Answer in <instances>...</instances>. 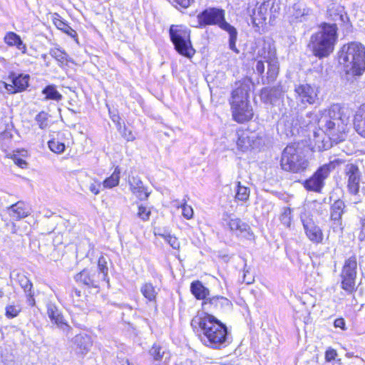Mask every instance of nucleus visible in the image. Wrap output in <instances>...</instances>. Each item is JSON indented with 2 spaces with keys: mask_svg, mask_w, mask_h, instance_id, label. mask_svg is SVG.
Segmentation results:
<instances>
[{
  "mask_svg": "<svg viewBox=\"0 0 365 365\" xmlns=\"http://www.w3.org/2000/svg\"><path fill=\"white\" fill-rule=\"evenodd\" d=\"M353 128L359 136L365 138V102L357 108L353 115Z\"/></svg>",
  "mask_w": 365,
  "mask_h": 365,
  "instance_id": "obj_18",
  "label": "nucleus"
},
{
  "mask_svg": "<svg viewBox=\"0 0 365 365\" xmlns=\"http://www.w3.org/2000/svg\"><path fill=\"white\" fill-rule=\"evenodd\" d=\"M341 163V160H335L319 167L317 170L302 185L307 191L321 192L324 186V180L329 177L331 171L336 165Z\"/></svg>",
  "mask_w": 365,
  "mask_h": 365,
  "instance_id": "obj_9",
  "label": "nucleus"
},
{
  "mask_svg": "<svg viewBox=\"0 0 365 365\" xmlns=\"http://www.w3.org/2000/svg\"><path fill=\"white\" fill-rule=\"evenodd\" d=\"M7 212L12 220H20L30 215L31 209L29 205L20 201L8 207Z\"/></svg>",
  "mask_w": 365,
  "mask_h": 365,
  "instance_id": "obj_19",
  "label": "nucleus"
},
{
  "mask_svg": "<svg viewBox=\"0 0 365 365\" xmlns=\"http://www.w3.org/2000/svg\"><path fill=\"white\" fill-rule=\"evenodd\" d=\"M190 290L197 300H202V302L210 296L209 289L205 287L202 282L198 279L194 280L190 283Z\"/></svg>",
  "mask_w": 365,
  "mask_h": 365,
  "instance_id": "obj_23",
  "label": "nucleus"
},
{
  "mask_svg": "<svg viewBox=\"0 0 365 365\" xmlns=\"http://www.w3.org/2000/svg\"><path fill=\"white\" fill-rule=\"evenodd\" d=\"M334 327L335 328H339L343 331L346 329V322L343 317H338L334 321Z\"/></svg>",
  "mask_w": 365,
  "mask_h": 365,
  "instance_id": "obj_49",
  "label": "nucleus"
},
{
  "mask_svg": "<svg viewBox=\"0 0 365 365\" xmlns=\"http://www.w3.org/2000/svg\"><path fill=\"white\" fill-rule=\"evenodd\" d=\"M256 70L259 75H262L264 72V65L262 61H258L256 65Z\"/></svg>",
  "mask_w": 365,
  "mask_h": 365,
  "instance_id": "obj_53",
  "label": "nucleus"
},
{
  "mask_svg": "<svg viewBox=\"0 0 365 365\" xmlns=\"http://www.w3.org/2000/svg\"><path fill=\"white\" fill-rule=\"evenodd\" d=\"M130 186L133 194L139 200H145L148 197L149 193L140 180L133 178L130 181Z\"/></svg>",
  "mask_w": 365,
  "mask_h": 365,
  "instance_id": "obj_24",
  "label": "nucleus"
},
{
  "mask_svg": "<svg viewBox=\"0 0 365 365\" xmlns=\"http://www.w3.org/2000/svg\"><path fill=\"white\" fill-rule=\"evenodd\" d=\"M14 162L16 165L21 168H24L27 166V163L26 162V160L20 158H18L16 155H14Z\"/></svg>",
  "mask_w": 365,
  "mask_h": 365,
  "instance_id": "obj_52",
  "label": "nucleus"
},
{
  "mask_svg": "<svg viewBox=\"0 0 365 365\" xmlns=\"http://www.w3.org/2000/svg\"><path fill=\"white\" fill-rule=\"evenodd\" d=\"M337 356V352L336 350L329 347L326 351L324 354L325 360L328 362L334 361L336 357Z\"/></svg>",
  "mask_w": 365,
  "mask_h": 365,
  "instance_id": "obj_47",
  "label": "nucleus"
},
{
  "mask_svg": "<svg viewBox=\"0 0 365 365\" xmlns=\"http://www.w3.org/2000/svg\"><path fill=\"white\" fill-rule=\"evenodd\" d=\"M338 62L346 73L361 76L365 71V46L355 41L344 44L338 52Z\"/></svg>",
  "mask_w": 365,
  "mask_h": 365,
  "instance_id": "obj_5",
  "label": "nucleus"
},
{
  "mask_svg": "<svg viewBox=\"0 0 365 365\" xmlns=\"http://www.w3.org/2000/svg\"><path fill=\"white\" fill-rule=\"evenodd\" d=\"M53 22L58 29L61 30L67 35L73 38H75L77 36L76 31L69 26L66 22H64L60 16L57 14H54Z\"/></svg>",
  "mask_w": 365,
  "mask_h": 365,
  "instance_id": "obj_30",
  "label": "nucleus"
},
{
  "mask_svg": "<svg viewBox=\"0 0 365 365\" xmlns=\"http://www.w3.org/2000/svg\"><path fill=\"white\" fill-rule=\"evenodd\" d=\"M107 262L103 257H101L98 261L97 276L100 280L108 281Z\"/></svg>",
  "mask_w": 365,
  "mask_h": 365,
  "instance_id": "obj_35",
  "label": "nucleus"
},
{
  "mask_svg": "<svg viewBox=\"0 0 365 365\" xmlns=\"http://www.w3.org/2000/svg\"><path fill=\"white\" fill-rule=\"evenodd\" d=\"M14 132L13 127L9 126L0 133V147L2 150L6 152L11 146Z\"/></svg>",
  "mask_w": 365,
  "mask_h": 365,
  "instance_id": "obj_28",
  "label": "nucleus"
},
{
  "mask_svg": "<svg viewBox=\"0 0 365 365\" xmlns=\"http://www.w3.org/2000/svg\"><path fill=\"white\" fill-rule=\"evenodd\" d=\"M76 280L88 286L97 287L100 279L97 276V270L83 269L76 276Z\"/></svg>",
  "mask_w": 365,
  "mask_h": 365,
  "instance_id": "obj_22",
  "label": "nucleus"
},
{
  "mask_svg": "<svg viewBox=\"0 0 365 365\" xmlns=\"http://www.w3.org/2000/svg\"><path fill=\"white\" fill-rule=\"evenodd\" d=\"M163 237L167 243L173 249H178L180 247V242L178 239L173 235L170 234L168 235H161Z\"/></svg>",
  "mask_w": 365,
  "mask_h": 365,
  "instance_id": "obj_44",
  "label": "nucleus"
},
{
  "mask_svg": "<svg viewBox=\"0 0 365 365\" xmlns=\"http://www.w3.org/2000/svg\"><path fill=\"white\" fill-rule=\"evenodd\" d=\"M357 269L358 261L356 255H352L344 260L339 274V285L347 294H354L357 292Z\"/></svg>",
  "mask_w": 365,
  "mask_h": 365,
  "instance_id": "obj_8",
  "label": "nucleus"
},
{
  "mask_svg": "<svg viewBox=\"0 0 365 365\" xmlns=\"http://www.w3.org/2000/svg\"><path fill=\"white\" fill-rule=\"evenodd\" d=\"M346 212L345 202L337 199L330 205L329 217V230L328 232L342 235L345 225L343 222V215Z\"/></svg>",
  "mask_w": 365,
  "mask_h": 365,
  "instance_id": "obj_12",
  "label": "nucleus"
},
{
  "mask_svg": "<svg viewBox=\"0 0 365 365\" xmlns=\"http://www.w3.org/2000/svg\"><path fill=\"white\" fill-rule=\"evenodd\" d=\"M4 42L10 46H16L23 53H26V46L23 43L21 37L14 32L6 33L4 36Z\"/></svg>",
  "mask_w": 365,
  "mask_h": 365,
  "instance_id": "obj_26",
  "label": "nucleus"
},
{
  "mask_svg": "<svg viewBox=\"0 0 365 365\" xmlns=\"http://www.w3.org/2000/svg\"><path fill=\"white\" fill-rule=\"evenodd\" d=\"M50 54L52 57L61 63H63L67 58L66 53L58 48H52L50 51Z\"/></svg>",
  "mask_w": 365,
  "mask_h": 365,
  "instance_id": "obj_42",
  "label": "nucleus"
},
{
  "mask_svg": "<svg viewBox=\"0 0 365 365\" xmlns=\"http://www.w3.org/2000/svg\"><path fill=\"white\" fill-rule=\"evenodd\" d=\"M175 206L178 208H182V214L185 219L190 220L193 217L194 212L192 207V206L187 204V201L185 200H183L182 204H178Z\"/></svg>",
  "mask_w": 365,
  "mask_h": 365,
  "instance_id": "obj_38",
  "label": "nucleus"
},
{
  "mask_svg": "<svg viewBox=\"0 0 365 365\" xmlns=\"http://www.w3.org/2000/svg\"><path fill=\"white\" fill-rule=\"evenodd\" d=\"M141 292L149 301L155 300L158 294L151 284H144L141 287Z\"/></svg>",
  "mask_w": 365,
  "mask_h": 365,
  "instance_id": "obj_36",
  "label": "nucleus"
},
{
  "mask_svg": "<svg viewBox=\"0 0 365 365\" xmlns=\"http://www.w3.org/2000/svg\"><path fill=\"white\" fill-rule=\"evenodd\" d=\"M74 343L76 344L78 351L81 354L87 353L93 344L91 337L86 334L76 336Z\"/></svg>",
  "mask_w": 365,
  "mask_h": 365,
  "instance_id": "obj_27",
  "label": "nucleus"
},
{
  "mask_svg": "<svg viewBox=\"0 0 365 365\" xmlns=\"http://www.w3.org/2000/svg\"><path fill=\"white\" fill-rule=\"evenodd\" d=\"M361 227L359 232V240L361 241L365 239V217L361 220Z\"/></svg>",
  "mask_w": 365,
  "mask_h": 365,
  "instance_id": "obj_51",
  "label": "nucleus"
},
{
  "mask_svg": "<svg viewBox=\"0 0 365 365\" xmlns=\"http://www.w3.org/2000/svg\"><path fill=\"white\" fill-rule=\"evenodd\" d=\"M224 31L229 34V46L235 53H239L240 51L236 46L237 39V31L235 26L230 25Z\"/></svg>",
  "mask_w": 365,
  "mask_h": 365,
  "instance_id": "obj_33",
  "label": "nucleus"
},
{
  "mask_svg": "<svg viewBox=\"0 0 365 365\" xmlns=\"http://www.w3.org/2000/svg\"><path fill=\"white\" fill-rule=\"evenodd\" d=\"M138 216L143 220H146L149 218L150 215V210L148 207L139 205L138 208Z\"/></svg>",
  "mask_w": 365,
  "mask_h": 365,
  "instance_id": "obj_45",
  "label": "nucleus"
},
{
  "mask_svg": "<svg viewBox=\"0 0 365 365\" xmlns=\"http://www.w3.org/2000/svg\"><path fill=\"white\" fill-rule=\"evenodd\" d=\"M345 176L347 179L348 192L353 195H357L360 189L361 173L358 165L355 164H348L346 166Z\"/></svg>",
  "mask_w": 365,
  "mask_h": 365,
  "instance_id": "obj_15",
  "label": "nucleus"
},
{
  "mask_svg": "<svg viewBox=\"0 0 365 365\" xmlns=\"http://www.w3.org/2000/svg\"><path fill=\"white\" fill-rule=\"evenodd\" d=\"M236 145L239 150L245 152L254 148L256 141L259 138L255 136L254 132L247 128H238L236 130Z\"/></svg>",
  "mask_w": 365,
  "mask_h": 365,
  "instance_id": "obj_16",
  "label": "nucleus"
},
{
  "mask_svg": "<svg viewBox=\"0 0 365 365\" xmlns=\"http://www.w3.org/2000/svg\"><path fill=\"white\" fill-rule=\"evenodd\" d=\"M281 90V86H277L276 87H273V88H263L260 90V96L261 98H268L271 93L272 92H276L277 91H280Z\"/></svg>",
  "mask_w": 365,
  "mask_h": 365,
  "instance_id": "obj_46",
  "label": "nucleus"
},
{
  "mask_svg": "<svg viewBox=\"0 0 365 365\" xmlns=\"http://www.w3.org/2000/svg\"><path fill=\"white\" fill-rule=\"evenodd\" d=\"M250 195V190L248 187L241 185L240 181L237 182V190L235 195V200L240 202H247Z\"/></svg>",
  "mask_w": 365,
  "mask_h": 365,
  "instance_id": "obj_32",
  "label": "nucleus"
},
{
  "mask_svg": "<svg viewBox=\"0 0 365 365\" xmlns=\"http://www.w3.org/2000/svg\"><path fill=\"white\" fill-rule=\"evenodd\" d=\"M127 365H130L129 361H127Z\"/></svg>",
  "mask_w": 365,
  "mask_h": 365,
  "instance_id": "obj_54",
  "label": "nucleus"
},
{
  "mask_svg": "<svg viewBox=\"0 0 365 365\" xmlns=\"http://www.w3.org/2000/svg\"><path fill=\"white\" fill-rule=\"evenodd\" d=\"M120 177V169L118 166L115 167L114 171L110 177L106 178L102 182L104 188L111 189L118 185Z\"/></svg>",
  "mask_w": 365,
  "mask_h": 365,
  "instance_id": "obj_31",
  "label": "nucleus"
},
{
  "mask_svg": "<svg viewBox=\"0 0 365 365\" xmlns=\"http://www.w3.org/2000/svg\"><path fill=\"white\" fill-rule=\"evenodd\" d=\"M280 11V3L277 0H263L257 11L254 12L252 16V24L259 27L266 24L267 18L269 21L276 19Z\"/></svg>",
  "mask_w": 365,
  "mask_h": 365,
  "instance_id": "obj_11",
  "label": "nucleus"
},
{
  "mask_svg": "<svg viewBox=\"0 0 365 365\" xmlns=\"http://www.w3.org/2000/svg\"><path fill=\"white\" fill-rule=\"evenodd\" d=\"M18 277L21 287L28 295L31 297L33 295L31 292L32 284L30 280L24 274H18Z\"/></svg>",
  "mask_w": 365,
  "mask_h": 365,
  "instance_id": "obj_39",
  "label": "nucleus"
},
{
  "mask_svg": "<svg viewBox=\"0 0 365 365\" xmlns=\"http://www.w3.org/2000/svg\"><path fill=\"white\" fill-rule=\"evenodd\" d=\"M226 224L230 231L237 236L245 235L250 231V226L239 217H230Z\"/></svg>",
  "mask_w": 365,
  "mask_h": 365,
  "instance_id": "obj_21",
  "label": "nucleus"
},
{
  "mask_svg": "<svg viewBox=\"0 0 365 365\" xmlns=\"http://www.w3.org/2000/svg\"><path fill=\"white\" fill-rule=\"evenodd\" d=\"M149 354L153 357L155 360H158L160 354V345L155 344L150 349Z\"/></svg>",
  "mask_w": 365,
  "mask_h": 365,
  "instance_id": "obj_50",
  "label": "nucleus"
},
{
  "mask_svg": "<svg viewBox=\"0 0 365 365\" xmlns=\"http://www.w3.org/2000/svg\"><path fill=\"white\" fill-rule=\"evenodd\" d=\"M101 187V183L99 181H94L90 184L89 190L95 195H97L100 193Z\"/></svg>",
  "mask_w": 365,
  "mask_h": 365,
  "instance_id": "obj_48",
  "label": "nucleus"
},
{
  "mask_svg": "<svg viewBox=\"0 0 365 365\" xmlns=\"http://www.w3.org/2000/svg\"><path fill=\"white\" fill-rule=\"evenodd\" d=\"M296 97L300 100L302 103L313 105L319 101V87L309 84L302 83L294 88Z\"/></svg>",
  "mask_w": 365,
  "mask_h": 365,
  "instance_id": "obj_13",
  "label": "nucleus"
},
{
  "mask_svg": "<svg viewBox=\"0 0 365 365\" xmlns=\"http://www.w3.org/2000/svg\"><path fill=\"white\" fill-rule=\"evenodd\" d=\"M190 326L200 341L210 348L221 349L228 341L227 327L213 314L207 312L197 314L191 319Z\"/></svg>",
  "mask_w": 365,
  "mask_h": 365,
  "instance_id": "obj_3",
  "label": "nucleus"
},
{
  "mask_svg": "<svg viewBox=\"0 0 365 365\" xmlns=\"http://www.w3.org/2000/svg\"><path fill=\"white\" fill-rule=\"evenodd\" d=\"M309 164L306 150L299 143H289L282 151L279 165L285 173H304L309 169Z\"/></svg>",
  "mask_w": 365,
  "mask_h": 365,
  "instance_id": "obj_6",
  "label": "nucleus"
},
{
  "mask_svg": "<svg viewBox=\"0 0 365 365\" xmlns=\"http://www.w3.org/2000/svg\"><path fill=\"white\" fill-rule=\"evenodd\" d=\"M252 79L245 77L235 81V88L231 92L229 99L232 119L238 124L252 121L255 111L250 101V90Z\"/></svg>",
  "mask_w": 365,
  "mask_h": 365,
  "instance_id": "obj_4",
  "label": "nucleus"
},
{
  "mask_svg": "<svg viewBox=\"0 0 365 365\" xmlns=\"http://www.w3.org/2000/svg\"><path fill=\"white\" fill-rule=\"evenodd\" d=\"M231 306V301L227 297L220 295L208 296L201 303V309L203 312L211 314H212V313L220 312L225 308Z\"/></svg>",
  "mask_w": 365,
  "mask_h": 365,
  "instance_id": "obj_14",
  "label": "nucleus"
},
{
  "mask_svg": "<svg viewBox=\"0 0 365 365\" xmlns=\"http://www.w3.org/2000/svg\"><path fill=\"white\" fill-rule=\"evenodd\" d=\"M327 18L331 22L322 21L318 24V30L310 36L307 44L312 54L319 59L329 58L334 51L339 39V26L349 23V18L340 5L327 10Z\"/></svg>",
  "mask_w": 365,
  "mask_h": 365,
  "instance_id": "obj_2",
  "label": "nucleus"
},
{
  "mask_svg": "<svg viewBox=\"0 0 365 365\" xmlns=\"http://www.w3.org/2000/svg\"><path fill=\"white\" fill-rule=\"evenodd\" d=\"M42 92L46 96L45 98L46 100L58 101L62 98V95L56 90V86L53 85L47 86Z\"/></svg>",
  "mask_w": 365,
  "mask_h": 365,
  "instance_id": "obj_34",
  "label": "nucleus"
},
{
  "mask_svg": "<svg viewBox=\"0 0 365 365\" xmlns=\"http://www.w3.org/2000/svg\"><path fill=\"white\" fill-rule=\"evenodd\" d=\"M304 234L307 239L315 245H321L324 242L323 230L312 219L302 221Z\"/></svg>",
  "mask_w": 365,
  "mask_h": 365,
  "instance_id": "obj_17",
  "label": "nucleus"
},
{
  "mask_svg": "<svg viewBox=\"0 0 365 365\" xmlns=\"http://www.w3.org/2000/svg\"><path fill=\"white\" fill-rule=\"evenodd\" d=\"M36 120L41 129H45L48 126V115L45 112H41L36 116Z\"/></svg>",
  "mask_w": 365,
  "mask_h": 365,
  "instance_id": "obj_43",
  "label": "nucleus"
},
{
  "mask_svg": "<svg viewBox=\"0 0 365 365\" xmlns=\"http://www.w3.org/2000/svg\"><path fill=\"white\" fill-rule=\"evenodd\" d=\"M47 314L50 319L54 322L59 328L65 330L68 327L63 316L58 312V309L53 305H49L47 308Z\"/></svg>",
  "mask_w": 365,
  "mask_h": 365,
  "instance_id": "obj_25",
  "label": "nucleus"
},
{
  "mask_svg": "<svg viewBox=\"0 0 365 365\" xmlns=\"http://www.w3.org/2000/svg\"><path fill=\"white\" fill-rule=\"evenodd\" d=\"M197 27L205 28L208 26H217L225 30L230 24L226 21L225 11L218 7H208L203 9L197 16Z\"/></svg>",
  "mask_w": 365,
  "mask_h": 365,
  "instance_id": "obj_10",
  "label": "nucleus"
},
{
  "mask_svg": "<svg viewBox=\"0 0 365 365\" xmlns=\"http://www.w3.org/2000/svg\"><path fill=\"white\" fill-rule=\"evenodd\" d=\"M279 67L277 62L268 61V68L264 83L272 84L274 83L278 77Z\"/></svg>",
  "mask_w": 365,
  "mask_h": 365,
  "instance_id": "obj_29",
  "label": "nucleus"
},
{
  "mask_svg": "<svg viewBox=\"0 0 365 365\" xmlns=\"http://www.w3.org/2000/svg\"><path fill=\"white\" fill-rule=\"evenodd\" d=\"M29 76L19 75L12 78V84L3 83L4 88L9 93H15L25 90L29 85Z\"/></svg>",
  "mask_w": 365,
  "mask_h": 365,
  "instance_id": "obj_20",
  "label": "nucleus"
},
{
  "mask_svg": "<svg viewBox=\"0 0 365 365\" xmlns=\"http://www.w3.org/2000/svg\"><path fill=\"white\" fill-rule=\"evenodd\" d=\"M21 308L18 304H9L5 307V315L9 319H12L19 315Z\"/></svg>",
  "mask_w": 365,
  "mask_h": 365,
  "instance_id": "obj_40",
  "label": "nucleus"
},
{
  "mask_svg": "<svg viewBox=\"0 0 365 365\" xmlns=\"http://www.w3.org/2000/svg\"><path fill=\"white\" fill-rule=\"evenodd\" d=\"M170 41L176 52L181 56L192 59L196 53L191 38V30L182 24H172L169 29Z\"/></svg>",
  "mask_w": 365,
  "mask_h": 365,
  "instance_id": "obj_7",
  "label": "nucleus"
},
{
  "mask_svg": "<svg viewBox=\"0 0 365 365\" xmlns=\"http://www.w3.org/2000/svg\"><path fill=\"white\" fill-rule=\"evenodd\" d=\"M292 219V210L290 207H284L282 213L280 216L281 222L286 225V227H289L291 226Z\"/></svg>",
  "mask_w": 365,
  "mask_h": 365,
  "instance_id": "obj_41",
  "label": "nucleus"
},
{
  "mask_svg": "<svg viewBox=\"0 0 365 365\" xmlns=\"http://www.w3.org/2000/svg\"><path fill=\"white\" fill-rule=\"evenodd\" d=\"M48 145L50 150L56 154L63 153L66 148V145L56 139L49 140Z\"/></svg>",
  "mask_w": 365,
  "mask_h": 365,
  "instance_id": "obj_37",
  "label": "nucleus"
},
{
  "mask_svg": "<svg viewBox=\"0 0 365 365\" xmlns=\"http://www.w3.org/2000/svg\"><path fill=\"white\" fill-rule=\"evenodd\" d=\"M348 121L346 109L339 103L321 110L318 127L314 131V147L319 151L326 150L344 140Z\"/></svg>",
  "mask_w": 365,
  "mask_h": 365,
  "instance_id": "obj_1",
  "label": "nucleus"
}]
</instances>
